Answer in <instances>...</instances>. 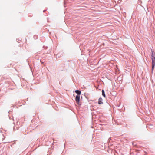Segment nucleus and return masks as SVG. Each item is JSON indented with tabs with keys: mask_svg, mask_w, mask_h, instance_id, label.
<instances>
[{
	"mask_svg": "<svg viewBox=\"0 0 155 155\" xmlns=\"http://www.w3.org/2000/svg\"><path fill=\"white\" fill-rule=\"evenodd\" d=\"M151 60L152 61V70L154 68L155 66V54L153 51H152Z\"/></svg>",
	"mask_w": 155,
	"mask_h": 155,
	"instance_id": "1",
	"label": "nucleus"
},
{
	"mask_svg": "<svg viewBox=\"0 0 155 155\" xmlns=\"http://www.w3.org/2000/svg\"><path fill=\"white\" fill-rule=\"evenodd\" d=\"M80 99V96L77 95L75 98V100L77 103L79 104Z\"/></svg>",
	"mask_w": 155,
	"mask_h": 155,
	"instance_id": "2",
	"label": "nucleus"
},
{
	"mask_svg": "<svg viewBox=\"0 0 155 155\" xmlns=\"http://www.w3.org/2000/svg\"><path fill=\"white\" fill-rule=\"evenodd\" d=\"M75 92L77 94V95L80 96L81 94V91L79 90H76L75 91Z\"/></svg>",
	"mask_w": 155,
	"mask_h": 155,
	"instance_id": "3",
	"label": "nucleus"
},
{
	"mask_svg": "<svg viewBox=\"0 0 155 155\" xmlns=\"http://www.w3.org/2000/svg\"><path fill=\"white\" fill-rule=\"evenodd\" d=\"M102 99L101 98H100L98 100V104H103Z\"/></svg>",
	"mask_w": 155,
	"mask_h": 155,
	"instance_id": "4",
	"label": "nucleus"
},
{
	"mask_svg": "<svg viewBox=\"0 0 155 155\" xmlns=\"http://www.w3.org/2000/svg\"><path fill=\"white\" fill-rule=\"evenodd\" d=\"M102 94L103 96L105 98L106 97V95H105V92H104V90H102Z\"/></svg>",
	"mask_w": 155,
	"mask_h": 155,
	"instance_id": "5",
	"label": "nucleus"
}]
</instances>
